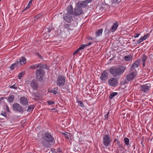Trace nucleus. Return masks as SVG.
<instances>
[{
  "label": "nucleus",
  "instance_id": "45",
  "mask_svg": "<svg viewBox=\"0 0 153 153\" xmlns=\"http://www.w3.org/2000/svg\"><path fill=\"white\" fill-rule=\"evenodd\" d=\"M140 35V33H135L132 37H134V38H136L138 37Z\"/></svg>",
  "mask_w": 153,
  "mask_h": 153
},
{
  "label": "nucleus",
  "instance_id": "25",
  "mask_svg": "<svg viewBox=\"0 0 153 153\" xmlns=\"http://www.w3.org/2000/svg\"><path fill=\"white\" fill-rule=\"evenodd\" d=\"M103 32V29H100L99 30H97L95 33V35L96 37H98L102 36Z\"/></svg>",
  "mask_w": 153,
  "mask_h": 153
},
{
  "label": "nucleus",
  "instance_id": "3",
  "mask_svg": "<svg viewBox=\"0 0 153 153\" xmlns=\"http://www.w3.org/2000/svg\"><path fill=\"white\" fill-rule=\"evenodd\" d=\"M43 68H40L36 69L35 71V75L36 79L39 81L42 80L43 77L45 75V72Z\"/></svg>",
  "mask_w": 153,
  "mask_h": 153
},
{
  "label": "nucleus",
  "instance_id": "6",
  "mask_svg": "<svg viewBox=\"0 0 153 153\" xmlns=\"http://www.w3.org/2000/svg\"><path fill=\"white\" fill-rule=\"evenodd\" d=\"M30 69H35L38 68H42L48 70L49 68L45 64L42 63H39L35 64H33L29 67Z\"/></svg>",
  "mask_w": 153,
  "mask_h": 153
},
{
  "label": "nucleus",
  "instance_id": "27",
  "mask_svg": "<svg viewBox=\"0 0 153 153\" xmlns=\"http://www.w3.org/2000/svg\"><path fill=\"white\" fill-rule=\"evenodd\" d=\"M147 59V56L145 54H143L141 57V59L143 62V67L145 66V62Z\"/></svg>",
  "mask_w": 153,
  "mask_h": 153
},
{
  "label": "nucleus",
  "instance_id": "30",
  "mask_svg": "<svg viewBox=\"0 0 153 153\" xmlns=\"http://www.w3.org/2000/svg\"><path fill=\"white\" fill-rule=\"evenodd\" d=\"M32 94V96L36 98H38L40 97V94L37 92H33Z\"/></svg>",
  "mask_w": 153,
  "mask_h": 153
},
{
  "label": "nucleus",
  "instance_id": "15",
  "mask_svg": "<svg viewBox=\"0 0 153 153\" xmlns=\"http://www.w3.org/2000/svg\"><path fill=\"white\" fill-rule=\"evenodd\" d=\"M87 5V3L85 1H78L76 4V7H79L85 8Z\"/></svg>",
  "mask_w": 153,
  "mask_h": 153
},
{
  "label": "nucleus",
  "instance_id": "33",
  "mask_svg": "<svg viewBox=\"0 0 153 153\" xmlns=\"http://www.w3.org/2000/svg\"><path fill=\"white\" fill-rule=\"evenodd\" d=\"M145 40L143 36H142L141 38L138 40L137 41V43L136 44H139L141 42Z\"/></svg>",
  "mask_w": 153,
  "mask_h": 153
},
{
  "label": "nucleus",
  "instance_id": "48",
  "mask_svg": "<svg viewBox=\"0 0 153 153\" xmlns=\"http://www.w3.org/2000/svg\"><path fill=\"white\" fill-rule=\"evenodd\" d=\"M1 115H2L5 117H6V115H7L6 113L3 111H2L1 112Z\"/></svg>",
  "mask_w": 153,
  "mask_h": 153
},
{
  "label": "nucleus",
  "instance_id": "57",
  "mask_svg": "<svg viewBox=\"0 0 153 153\" xmlns=\"http://www.w3.org/2000/svg\"><path fill=\"white\" fill-rule=\"evenodd\" d=\"M114 2H118V0H113Z\"/></svg>",
  "mask_w": 153,
  "mask_h": 153
},
{
  "label": "nucleus",
  "instance_id": "40",
  "mask_svg": "<svg viewBox=\"0 0 153 153\" xmlns=\"http://www.w3.org/2000/svg\"><path fill=\"white\" fill-rule=\"evenodd\" d=\"M86 46H87L86 45L82 44L80 46L79 48L80 50H83Z\"/></svg>",
  "mask_w": 153,
  "mask_h": 153
},
{
  "label": "nucleus",
  "instance_id": "26",
  "mask_svg": "<svg viewBox=\"0 0 153 153\" xmlns=\"http://www.w3.org/2000/svg\"><path fill=\"white\" fill-rule=\"evenodd\" d=\"M124 58L126 61H130L132 60V56L131 54L126 56H125Z\"/></svg>",
  "mask_w": 153,
  "mask_h": 153
},
{
  "label": "nucleus",
  "instance_id": "43",
  "mask_svg": "<svg viewBox=\"0 0 153 153\" xmlns=\"http://www.w3.org/2000/svg\"><path fill=\"white\" fill-rule=\"evenodd\" d=\"M24 74L25 73L23 72H22L21 73H19L18 77V78L21 79L22 76L24 75Z\"/></svg>",
  "mask_w": 153,
  "mask_h": 153
},
{
  "label": "nucleus",
  "instance_id": "2",
  "mask_svg": "<svg viewBox=\"0 0 153 153\" xmlns=\"http://www.w3.org/2000/svg\"><path fill=\"white\" fill-rule=\"evenodd\" d=\"M126 69V67L123 66L112 67L109 69V72L114 77L121 76Z\"/></svg>",
  "mask_w": 153,
  "mask_h": 153
},
{
  "label": "nucleus",
  "instance_id": "36",
  "mask_svg": "<svg viewBox=\"0 0 153 153\" xmlns=\"http://www.w3.org/2000/svg\"><path fill=\"white\" fill-rule=\"evenodd\" d=\"M117 146H118L119 148H122L123 149H124V148L123 147V146L120 144V141H117Z\"/></svg>",
  "mask_w": 153,
  "mask_h": 153
},
{
  "label": "nucleus",
  "instance_id": "16",
  "mask_svg": "<svg viewBox=\"0 0 153 153\" xmlns=\"http://www.w3.org/2000/svg\"><path fill=\"white\" fill-rule=\"evenodd\" d=\"M20 103L23 106L28 105V102L27 99L25 97H20Z\"/></svg>",
  "mask_w": 153,
  "mask_h": 153
},
{
  "label": "nucleus",
  "instance_id": "50",
  "mask_svg": "<svg viewBox=\"0 0 153 153\" xmlns=\"http://www.w3.org/2000/svg\"><path fill=\"white\" fill-rule=\"evenodd\" d=\"M6 110H7V111L8 112H9L10 111L8 106L7 105H6Z\"/></svg>",
  "mask_w": 153,
  "mask_h": 153
},
{
  "label": "nucleus",
  "instance_id": "4",
  "mask_svg": "<svg viewBox=\"0 0 153 153\" xmlns=\"http://www.w3.org/2000/svg\"><path fill=\"white\" fill-rule=\"evenodd\" d=\"M66 80V77L65 76L59 75L58 76L56 80V85L59 87H62L65 85Z\"/></svg>",
  "mask_w": 153,
  "mask_h": 153
},
{
  "label": "nucleus",
  "instance_id": "61",
  "mask_svg": "<svg viewBox=\"0 0 153 153\" xmlns=\"http://www.w3.org/2000/svg\"><path fill=\"white\" fill-rule=\"evenodd\" d=\"M0 120H1V119H0Z\"/></svg>",
  "mask_w": 153,
  "mask_h": 153
},
{
  "label": "nucleus",
  "instance_id": "28",
  "mask_svg": "<svg viewBox=\"0 0 153 153\" xmlns=\"http://www.w3.org/2000/svg\"><path fill=\"white\" fill-rule=\"evenodd\" d=\"M118 93L117 92H113L111 93L109 96V98L110 99H112L115 96L117 95Z\"/></svg>",
  "mask_w": 153,
  "mask_h": 153
},
{
  "label": "nucleus",
  "instance_id": "21",
  "mask_svg": "<svg viewBox=\"0 0 153 153\" xmlns=\"http://www.w3.org/2000/svg\"><path fill=\"white\" fill-rule=\"evenodd\" d=\"M62 135L65 136V138L69 139L70 138L71 139V137H72L71 134L66 132H65L64 133L62 132Z\"/></svg>",
  "mask_w": 153,
  "mask_h": 153
},
{
  "label": "nucleus",
  "instance_id": "41",
  "mask_svg": "<svg viewBox=\"0 0 153 153\" xmlns=\"http://www.w3.org/2000/svg\"><path fill=\"white\" fill-rule=\"evenodd\" d=\"M10 88L12 89H14L15 90L17 89L18 88L16 84H14L10 86Z\"/></svg>",
  "mask_w": 153,
  "mask_h": 153
},
{
  "label": "nucleus",
  "instance_id": "20",
  "mask_svg": "<svg viewBox=\"0 0 153 153\" xmlns=\"http://www.w3.org/2000/svg\"><path fill=\"white\" fill-rule=\"evenodd\" d=\"M118 26V23L117 22H115L113 25L112 27L110 28L111 29V32L115 31Z\"/></svg>",
  "mask_w": 153,
  "mask_h": 153
},
{
  "label": "nucleus",
  "instance_id": "44",
  "mask_svg": "<svg viewBox=\"0 0 153 153\" xmlns=\"http://www.w3.org/2000/svg\"><path fill=\"white\" fill-rule=\"evenodd\" d=\"M77 102L79 104V106H80L81 107H83L84 106V104L82 103V101H78Z\"/></svg>",
  "mask_w": 153,
  "mask_h": 153
},
{
  "label": "nucleus",
  "instance_id": "59",
  "mask_svg": "<svg viewBox=\"0 0 153 153\" xmlns=\"http://www.w3.org/2000/svg\"><path fill=\"white\" fill-rule=\"evenodd\" d=\"M141 143L142 144H143L142 142Z\"/></svg>",
  "mask_w": 153,
  "mask_h": 153
},
{
  "label": "nucleus",
  "instance_id": "32",
  "mask_svg": "<svg viewBox=\"0 0 153 153\" xmlns=\"http://www.w3.org/2000/svg\"><path fill=\"white\" fill-rule=\"evenodd\" d=\"M129 82V81H128V80L126 79H123L121 82V83L123 85H125L126 84L128 83Z\"/></svg>",
  "mask_w": 153,
  "mask_h": 153
},
{
  "label": "nucleus",
  "instance_id": "1",
  "mask_svg": "<svg viewBox=\"0 0 153 153\" xmlns=\"http://www.w3.org/2000/svg\"><path fill=\"white\" fill-rule=\"evenodd\" d=\"M42 138L41 143L43 146L45 148L50 147L51 143L54 141V137L48 132H46L44 135L42 136Z\"/></svg>",
  "mask_w": 153,
  "mask_h": 153
},
{
  "label": "nucleus",
  "instance_id": "14",
  "mask_svg": "<svg viewBox=\"0 0 153 153\" xmlns=\"http://www.w3.org/2000/svg\"><path fill=\"white\" fill-rule=\"evenodd\" d=\"M108 73L105 71H104L101 73L100 78L102 81H105L108 79Z\"/></svg>",
  "mask_w": 153,
  "mask_h": 153
},
{
  "label": "nucleus",
  "instance_id": "53",
  "mask_svg": "<svg viewBox=\"0 0 153 153\" xmlns=\"http://www.w3.org/2000/svg\"><path fill=\"white\" fill-rule=\"evenodd\" d=\"M85 0V1L86 2H87V3H90L92 1V0Z\"/></svg>",
  "mask_w": 153,
  "mask_h": 153
},
{
  "label": "nucleus",
  "instance_id": "7",
  "mask_svg": "<svg viewBox=\"0 0 153 153\" xmlns=\"http://www.w3.org/2000/svg\"><path fill=\"white\" fill-rule=\"evenodd\" d=\"M13 110L16 112L23 113L24 110L23 108L20 104L17 103H14L12 105Z\"/></svg>",
  "mask_w": 153,
  "mask_h": 153
},
{
  "label": "nucleus",
  "instance_id": "24",
  "mask_svg": "<svg viewBox=\"0 0 153 153\" xmlns=\"http://www.w3.org/2000/svg\"><path fill=\"white\" fill-rule=\"evenodd\" d=\"M53 30L54 29L51 26V27H49L47 26L44 29L43 31H45L48 34L50 33L52 30Z\"/></svg>",
  "mask_w": 153,
  "mask_h": 153
},
{
  "label": "nucleus",
  "instance_id": "11",
  "mask_svg": "<svg viewBox=\"0 0 153 153\" xmlns=\"http://www.w3.org/2000/svg\"><path fill=\"white\" fill-rule=\"evenodd\" d=\"M72 15L65 14L63 15V20L68 23H71L73 20Z\"/></svg>",
  "mask_w": 153,
  "mask_h": 153
},
{
  "label": "nucleus",
  "instance_id": "49",
  "mask_svg": "<svg viewBox=\"0 0 153 153\" xmlns=\"http://www.w3.org/2000/svg\"><path fill=\"white\" fill-rule=\"evenodd\" d=\"M109 112L108 111L107 114H106L105 115V116L104 117H105V119H107L108 118V115H109Z\"/></svg>",
  "mask_w": 153,
  "mask_h": 153
},
{
  "label": "nucleus",
  "instance_id": "31",
  "mask_svg": "<svg viewBox=\"0 0 153 153\" xmlns=\"http://www.w3.org/2000/svg\"><path fill=\"white\" fill-rule=\"evenodd\" d=\"M124 141L125 144L128 146L129 143V140L128 138L127 137H125L124 139Z\"/></svg>",
  "mask_w": 153,
  "mask_h": 153
},
{
  "label": "nucleus",
  "instance_id": "54",
  "mask_svg": "<svg viewBox=\"0 0 153 153\" xmlns=\"http://www.w3.org/2000/svg\"><path fill=\"white\" fill-rule=\"evenodd\" d=\"M116 141H117H117H118V139H117V138H115L114 140V143H115V142H116Z\"/></svg>",
  "mask_w": 153,
  "mask_h": 153
},
{
  "label": "nucleus",
  "instance_id": "22",
  "mask_svg": "<svg viewBox=\"0 0 153 153\" xmlns=\"http://www.w3.org/2000/svg\"><path fill=\"white\" fill-rule=\"evenodd\" d=\"M8 102L11 103L13 102L14 99V96L13 95H10L9 97L6 99Z\"/></svg>",
  "mask_w": 153,
  "mask_h": 153
},
{
  "label": "nucleus",
  "instance_id": "18",
  "mask_svg": "<svg viewBox=\"0 0 153 153\" xmlns=\"http://www.w3.org/2000/svg\"><path fill=\"white\" fill-rule=\"evenodd\" d=\"M26 61V58L23 57H22L19 59V60L16 61V62H17L18 65H19H19H21L23 64H25Z\"/></svg>",
  "mask_w": 153,
  "mask_h": 153
},
{
  "label": "nucleus",
  "instance_id": "37",
  "mask_svg": "<svg viewBox=\"0 0 153 153\" xmlns=\"http://www.w3.org/2000/svg\"><path fill=\"white\" fill-rule=\"evenodd\" d=\"M57 90L58 88H55L54 90H53L51 91V92L54 94H56L58 93V92L57 91Z\"/></svg>",
  "mask_w": 153,
  "mask_h": 153
},
{
  "label": "nucleus",
  "instance_id": "47",
  "mask_svg": "<svg viewBox=\"0 0 153 153\" xmlns=\"http://www.w3.org/2000/svg\"><path fill=\"white\" fill-rule=\"evenodd\" d=\"M80 50L79 49V48H78L77 49L76 51L74 52V55H75L78 53L79 52V51Z\"/></svg>",
  "mask_w": 153,
  "mask_h": 153
},
{
  "label": "nucleus",
  "instance_id": "55",
  "mask_svg": "<svg viewBox=\"0 0 153 153\" xmlns=\"http://www.w3.org/2000/svg\"><path fill=\"white\" fill-rule=\"evenodd\" d=\"M91 44H92V43L91 42H90L89 43H88V44H87V45H86L87 46H89V45H91Z\"/></svg>",
  "mask_w": 153,
  "mask_h": 153
},
{
  "label": "nucleus",
  "instance_id": "35",
  "mask_svg": "<svg viewBox=\"0 0 153 153\" xmlns=\"http://www.w3.org/2000/svg\"><path fill=\"white\" fill-rule=\"evenodd\" d=\"M33 1V0H30V1H29L28 4L26 6V7L25 8V10H26V9H28L30 7V6L32 4V2Z\"/></svg>",
  "mask_w": 153,
  "mask_h": 153
},
{
  "label": "nucleus",
  "instance_id": "10",
  "mask_svg": "<svg viewBox=\"0 0 153 153\" xmlns=\"http://www.w3.org/2000/svg\"><path fill=\"white\" fill-rule=\"evenodd\" d=\"M83 13V10L81 7H76L74 10V17L80 15Z\"/></svg>",
  "mask_w": 153,
  "mask_h": 153
},
{
  "label": "nucleus",
  "instance_id": "58",
  "mask_svg": "<svg viewBox=\"0 0 153 153\" xmlns=\"http://www.w3.org/2000/svg\"><path fill=\"white\" fill-rule=\"evenodd\" d=\"M92 39V37H90L89 39Z\"/></svg>",
  "mask_w": 153,
  "mask_h": 153
},
{
  "label": "nucleus",
  "instance_id": "9",
  "mask_svg": "<svg viewBox=\"0 0 153 153\" xmlns=\"http://www.w3.org/2000/svg\"><path fill=\"white\" fill-rule=\"evenodd\" d=\"M108 83L110 86L115 87L117 85L118 82L116 78L112 77L108 80Z\"/></svg>",
  "mask_w": 153,
  "mask_h": 153
},
{
  "label": "nucleus",
  "instance_id": "19",
  "mask_svg": "<svg viewBox=\"0 0 153 153\" xmlns=\"http://www.w3.org/2000/svg\"><path fill=\"white\" fill-rule=\"evenodd\" d=\"M141 63V60L139 59L136 61L131 66L132 69H134L136 68L140 65Z\"/></svg>",
  "mask_w": 153,
  "mask_h": 153
},
{
  "label": "nucleus",
  "instance_id": "23",
  "mask_svg": "<svg viewBox=\"0 0 153 153\" xmlns=\"http://www.w3.org/2000/svg\"><path fill=\"white\" fill-rule=\"evenodd\" d=\"M111 32H112L111 28H110L109 29H108V28L107 27H106L104 31V33L105 35L108 36Z\"/></svg>",
  "mask_w": 153,
  "mask_h": 153
},
{
  "label": "nucleus",
  "instance_id": "29",
  "mask_svg": "<svg viewBox=\"0 0 153 153\" xmlns=\"http://www.w3.org/2000/svg\"><path fill=\"white\" fill-rule=\"evenodd\" d=\"M18 66H19V65H17V62H15L11 65L10 68L11 70H13L14 69L15 66L17 67Z\"/></svg>",
  "mask_w": 153,
  "mask_h": 153
},
{
  "label": "nucleus",
  "instance_id": "5",
  "mask_svg": "<svg viewBox=\"0 0 153 153\" xmlns=\"http://www.w3.org/2000/svg\"><path fill=\"white\" fill-rule=\"evenodd\" d=\"M151 85L150 83H147L140 86V91L143 93H148Z\"/></svg>",
  "mask_w": 153,
  "mask_h": 153
},
{
  "label": "nucleus",
  "instance_id": "46",
  "mask_svg": "<svg viewBox=\"0 0 153 153\" xmlns=\"http://www.w3.org/2000/svg\"><path fill=\"white\" fill-rule=\"evenodd\" d=\"M150 35V34L149 33H147L146 35H145L143 37L145 40H146Z\"/></svg>",
  "mask_w": 153,
  "mask_h": 153
},
{
  "label": "nucleus",
  "instance_id": "42",
  "mask_svg": "<svg viewBox=\"0 0 153 153\" xmlns=\"http://www.w3.org/2000/svg\"><path fill=\"white\" fill-rule=\"evenodd\" d=\"M47 103L49 105H52L55 103V102L54 101H48Z\"/></svg>",
  "mask_w": 153,
  "mask_h": 153
},
{
  "label": "nucleus",
  "instance_id": "17",
  "mask_svg": "<svg viewBox=\"0 0 153 153\" xmlns=\"http://www.w3.org/2000/svg\"><path fill=\"white\" fill-rule=\"evenodd\" d=\"M67 13L66 14L74 16V11L72 6L71 5H69L67 8Z\"/></svg>",
  "mask_w": 153,
  "mask_h": 153
},
{
  "label": "nucleus",
  "instance_id": "51",
  "mask_svg": "<svg viewBox=\"0 0 153 153\" xmlns=\"http://www.w3.org/2000/svg\"><path fill=\"white\" fill-rule=\"evenodd\" d=\"M4 99H7V98L2 97L0 98V103H1V101L3 100Z\"/></svg>",
  "mask_w": 153,
  "mask_h": 153
},
{
  "label": "nucleus",
  "instance_id": "13",
  "mask_svg": "<svg viewBox=\"0 0 153 153\" xmlns=\"http://www.w3.org/2000/svg\"><path fill=\"white\" fill-rule=\"evenodd\" d=\"M30 86L34 90H37L39 87V84L37 80L33 79L30 82Z\"/></svg>",
  "mask_w": 153,
  "mask_h": 153
},
{
  "label": "nucleus",
  "instance_id": "52",
  "mask_svg": "<svg viewBox=\"0 0 153 153\" xmlns=\"http://www.w3.org/2000/svg\"><path fill=\"white\" fill-rule=\"evenodd\" d=\"M40 14L38 15L37 16H36V17H35V18H36L37 19H38L40 17Z\"/></svg>",
  "mask_w": 153,
  "mask_h": 153
},
{
  "label": "nucleus",
  "instance_id": "56",
  "mask_svg": "<svg viewBox=\"0 0 153 153\" xmlns=\"http://www.w3.org/2000/svg\"><path fill=\"white\" fill-rule=\"evenodd\" d=\"M39 57L41 59H43V57H42V56L41 55H39Z\"/></svg>",
  "mask_w": 153,
  "mask_h": 153
},
{
  "label": "nucleus",
  "instance_id": "8",
  "mask_svg": "<svg viewBox=\"0 0 153 153\" xmlns=\"http://www.w3.org/2000/svg\"><path fill=\"white\" fill-rule=\"evenodd\" d=\"M103 144L106 146H108L112 141L110 136L108 134L105 135L103 137Z\"/></svg>",
  "mask_w": 153,
  "mask_h": 153
},
{
  "label": "nucleus",
  "instance_id": "60",
  "mask_svg": "<svg viewBox=\"0 0 153 153\" xmlns=\"http://www.w3.org/2000/svg\"><path fill=\"white\" fill-rule=\"evenodd\" d=\"M1 0H0V1H1Z\"/></svg>",
  "mask_w": 153,
  "mask_h": 153
},
{
  "label": "nucleus",
  "instance_id": "12",
  "mask_svg": "<svg viewBox=\"0 0 153 153\" xmlns=\"http://www.w3.org/2000/svg\"><path fill=\"white\" fill-rule=\"evenodd\" d=\"M137 75V72H131L126 76V78L128 81H131L133 80Z\"/></svg>",
  "mask_w": 153,
  "mask_h": 153
},
{
  "label": "nucleus",
  "instance_id": "39",
  "mask_svg": "<svg viewBox=\"0 0 153 153\" xmlns=\"http://www.w3.org/2000/svg\"><path fill=\"white\" fill-rule=\"evenodd\" d=\"M70 25L67 24H65L63 25V27L65 29H68L70 27Z\"/></svg>",
  "mask_w": 153,
  "mask_h": 153
},
{
  "label": "nucleus",
  "instance_id": "38",
  "mask_svg": "<svg viewBox=\"0 0 153 153\" xmlns=\"http://www.w3.org/2000/svg\"><path fill=\"white\" fill-rule=\"evenodd\" d=\"M55 150V152H56V153H62V150L60 148H58Z\"/></svg>",
  "mask_w": 153,
  "mask_h": 153
},
{
  "label": "nucleus",
  "instance_id": "34",
  "mask_svg": "<svg viewBox=\"0 0 153 153\" xmlns=\"http://www.w3.org/2000/svg\"><path fill=\"white\" fill-rule=\"evenodd\" d=\"M34 107L33 106V105H30L28 106V109L27 110V111L28 112H30L31 111H32L34 109Z\"/></svg>",
  "mask_w": 153,
  "mask_h": 153
}]
</instances>
